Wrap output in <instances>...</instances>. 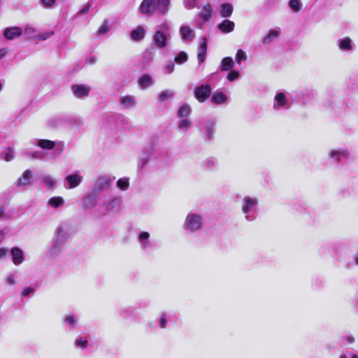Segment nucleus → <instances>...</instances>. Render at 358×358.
Instances as JSON below:
<instances>
[{
    "label": "nucleus",
    "mask_w": 358,
    "mask_h": 358,
    "mask_svg": "<svg viewBox=\"0 0 358 358\" xmlns=\"http://www.w3.org/2000/svg\"><path fill=\"white\" fill-rule=\"evenodd\" d=\"M188 55L184 52H180L174 58V62L178 64H182L187 61Z\"/></svg>",
    "instance_id": "e433bc0d"
},
{
    "label": "nucleus",
    "mask_w": 358,
    "mask_h": 358,
    "mask_svg": "<svg viewBox=\"0 0 358 358\" xmlns=\"http://www.w3.org/2000/svg\"><path fill=\"white\" fill-rule=\"evenodd\" d=\"M40 180L47 186L48 189L53 188L56 185V180L50 176H41Z\"/></svg>",
    "instance_id": "473e14b6"
},
{
    "label": "nucleus",
    "mask_w": 358,
    "mask_h": 358,
    "mask_svg": "<svg viewBox=\"0 0 358 358\" xmlns=\"http://www.w3.org/2000/svg\"><path fill=\"white\" fill-rule=\"evenodd\" d=\"M247 60L246 53L241 49L238 50L236 55V62L238 64L241 65L242 61Z\"/></svg>",
    "instance_id": "a19ab883"
},
{
    "label": "nucleus",
    "mask_w": 358,
    "mask_h": 358,
    "mask_svg": "<svg viewBox=\"0 0 358 358\" xmlns=\"http://www.w3.org/2000/svg\"><path fill=\"white\" fill-rule=\"evenodd\" d=\"M345 339L348 343H352L355 341V338L352 336H345Z\"/></svg>",
    "instance_id": "e2e57ef3"
},
{
    "label": "nucleus",
    "mask_w": 358,
    "mask_h": 358,
    "mask_svg": "<svg viewBox=\"0 0 358 358\" xmlns=\"http://www.w3.org/2000/svg\"><path fill=\"white\" fill-rule=\"evenodd\" d=\"M96 58H95V57H92V58H90V59H87V62L88 64H94V63L96 62Z\"/></svg>",
    "instance_id": "0e129e2a"
},
{
    "label": "nucleus",
    "mask_w": 358,
    "mask_h": 358,
    "mask_svg": "<svg viewBox=\"0 0 358 358\" xmlns=\"http://www.w3.org/2000/svg\"><path fill=\"white\" fill-rule=\"evenodd\" d=\"M179 34L182 41L185 43H192L196 36L194 29L187 25H182L179 29Z\"/></svg>",
    "instance_id": "1a4fd4ad"
},
{
    "label": "nucleus",
    "mask_w": 358,
    "mask_h": 358,
    "mask_svg": "<svg viewBox=\"0 0 358 358\" xmlns=\"http://www.w3.org/2000/svg\"><path fill=\"white\" fill-rule=\"evenodd\" d=\"M175 65L172 62H168L164 67V73L165 74H171L174 71Z\"/></svg>",
    "instance_id": "49530a36"
},
{
    "label": "nucleus",
    "mask_w": 358,
    "mask_h": 358,
    "mask_svg": "<svg viewBox=\"0 0 358 358\" xmlns=\"http://www.w3.org/2000/svg\"><path fill=\"white\" fill-rule=\"evenodd\" d=\"M121 203V199L113 198L104 203L103 206L108 212L117 213L120 210Z\"/></svg>",
    "instance_id": "2eb2a0df"
},
{
    "label": "nucleus",
    "mask_w": 358,
    "mask_h": 358,
    "mask_svg": "<svg viewBox=\"0 0 358 358\" xmlns=\"http://www.w3.org/2000/svg\"><path fill=\"white\" fill-rule=\"evenodd\" d=\"M13 158H14V150L12 148H9L7 150V152L6 153L4 159L6 162H10L12 159H13Z\"/></svg>",
    "instance_id": "5fc2aeb1"
},
{
    "label": "nucleus",
    "mask_w": 358,
    "mask_h": 358,
    "mask_svg": "<svg viewBox=\"0 0 358 358\" xmlns=\"http://www.w3.org/2000/svg\"><path fill=\"white\" fill-rule=\"evenodd\" d=\"M111 182L112 179L109 176H99L94 180L93 185V191L94 192H100L103 191L105 188L108 187Z\"/></svg>",
    "instance_id": "0eeeda50"
},
{
    "label": "nucleus",
    "mask_w": 358,
    "mask_h": 358,
    "mask_svg": "<svg viewBox=\"0 0 358 358\" xmlns=\"http://www.w3.org/2000/svg\"><path fill=\"white\" fill-rule=\"evenodd\" d=\"M75 346L81 349L85 348L88 345V341L86 338L78 337L75 340Z\"/></svg>",
    "instance_id": "ea45409f"
},
{
    "label": "nucleus",
    "mask_w": 358,
    "mask_h": 358,
    "mask_svg": "<svg viewBox=\"0 0 358 358\" xmlns=\"http://www.w3.org/2000/svg\"><path fill=\"white\" fill-rule=\"evenodd\" d=\"M355 261L356 264L358 265V254L355 257Z\"/></svg>",
    "instance_id": "774afa93"
},
{
    "label": "nucleus",
    "mask_w": 358,
    "mask_h": 358,
    "mask_svg": "<svg viewBox=\"0 0 358 358\" xmlns=\"http://www.w3.org/2000/svg\"><path fill=\"white\" fill-rule=\"evenodd\" d=\"M69 237L68 229L64 225H59L55 231V240L47 252L50 258H55L63 250Z\"/></svg>",
    "instance_id": "f03ea898"
},
{
    "label": "nucleus",
    "mask_w": 358,
    "mask_h": 358,
    "mask_svg": "<svg viewBox=\"0 0 358 358\" xmlns=\"http://www.w3.org/2000/svg\"><path fill=\"white\" fill-rule=\"evenodd\" d=\"M129 313V310L128 309H125V310H123L122 312V315L126 317V316L124 315L125 314L127 313Z\"/></svg>",
    "instance_id": "338daca9"
},
{
    "label": "nucleus",
    "mask_w": 358,
    "mask_h": 358,
    "mask_svg": "<svg viewBox=\"0 0 358 358\" xmlns=\"http://www.w3.org/2000/svg\"><path fill=\"white\" fill-rule=\"evenodd\" d=\"M8 254V249L5 248H0V259L5 257Z\"/></svg>",
    "instance_id": "bf43d9fd"
},
{
    "label": "nucleus",
    "mask_w": 358,
    "mask_h": 358,
    "mask_svg": "<svg viewBox=\"0 0 358 358\" xmlns=\"http://www.w3.org/2000/svg\"><path fill=\"white\" fill-rule=\"evenodd\" d=\"M32 143L43 150H52L56 146L57 150H59L58 155H60L63 152L64 147V144L62 141L55 142L48 139H34Z\"/></svg>",
    "instance_id": "423d86ee"
},
{
    "label": "nucleus",
    "mask_w": 358,
    "mask_h": 358,
    "mask_svg": "<svg viewBox=\"0 0 358 358\" xmlns=\"http://www.w3.org/2000/svg\"><path fill=\"white\" fill-rule=\"evenodd\" d=\"M6 283L9 286H15L17 284L16 275L10 273L5 278Z\"/></svg>",
    "instance_id": "37998d69"
},
{
    "label": "nucleus",
    "mask_w": 358,
    "mask_h": 358,
    "mask_svg": "<svg viewBox=\"0 0 358 358\" xmlns=\"http://www.w3.org/2000/svg\"><path fill=\"white\" fill-rule=\"evenodd\" d=\"M71 90L73 96L78 99L87 97L90 92V87L85 85H73Z\"/></svg>",
    "instance_id": "f8f14e48"
},
{
    "label": "nucleus",
    "mask_w": 358,
    "mask_h": 358,
    "mask_svg": "<svg viewBox=\"0 0 358 358\" xmlns=\"http://www.w3.org/2000/svg\"><path fill=\"white\" fill-rule=\"evenodd\" d=\"M338 48L341 51L350 52L353 50L354 45L352 41L349 37L341 38L337 42Z\"/></svg>",
    "instance_id": "f3484780"
},
{
    "label": "nucleus",
    "mask_w": 358,
    "mask_h": 358,
    "mask_svg": "<svg viewBox=\"0 0 358 358\" xmlns=\"http://www.w3.org/2000/svg\"><path fill=\"white\" fill-rule=\"evenodd\" d=\"M191 124L192 123L189 120L183 119L178 124V129L180 130L187 131L191 126Z\"/></svg>",
    "instance_id": "a18cd8bd"
},
{
    "label": "nucleus",
    "mask_w": 358,
    "mask_h": 358,
    "mask_svg": "<svg viewBox=\"0 0 358 358\" xmlns=\"http://www.w3.org/2000/svg\"><path fill=\"white\" fill-rule=\"evenodd\" d=\"M138 83L139 86L142 89L144 90V89H147L149 87L152 86L153 85L154 82L152 80V77L150 75L146 74V75L141 76L139 78Z\"/></svg>",
    "instance_id": "bb28decb"
},
{
    "label": "nucleus",
    "mask_w": 358,
    "mask_h": 358,
    "mask_svg": "<svg viewBox=\"0 0 358 358\" xmlns=\"http://www.w3.org/2000/svg\"><path fill=\"white\" fill-rule=\"evenodd\" d=\"M215 124V121L212 120H208L203 122L202 129L203 130V133L206 139H212Z\"/></svg>",
    "instance_id": "4468645a"
},
{
    "label": "nucleus",
    "mask_w": 358,
    "mask_h": 358,
    "mask_svg": "<svg viewBox=\"0 0 358 358\" xmlns=\"http://www.w3.org/2000/svg\"><path fill=\"white\" fill-rule=\"evenodd\" d=\"M234 22L229 20H224L218 24V29L223 33H229L234 29Z\"/></svg>",
    "instance_id": "b1692460"
},
{
    "label": "nucleus",
    "mask_w": 358,
    "mask_h": 358,
    "mask_svg": "<svg viewBox=\"0 0 358 358\" xmlns=\"http://www.w3.org/2000/svg\"><path fill=\"white\" fill-rule=\"evenodd\" d=\"M117 186L122 191H125L129 188V182L128 178H120L117 182Z\"/></svg>",
    "instance_id": "58836bf2"
},
{
    "label": "nucleus",
    "mask_w": 358,
    "mask_h": 358,
    "mask_svg": "<svg viewBox=\"0 0 358 358\" xmlns=\"http://www.w3.org/2000/svg\"><path fill=\"white\" fill-rule=\"evenodd\" d=\"M150 234L147 231H142L138 236V242L142 250H146L151 247V243L149 240Z\"/></svg>",
    "instance_id": "412c9836"
},
{
    "label": "nucleus",
    "mask_w": 358,
    "mask_h": 358,
    "mask_svg": "<svg viewBox=\"0 0 358 358\" xmlns=\"http://www.w3.org/2000/svg\"><path fill=\"white\" fill-rule=\"evenodd\" d=\"M48 204L54 208H59L64 204V199L62 196H53L48 201Z\"/></svg>",
    "instance_id": "2f4dec72"
},
{
    "label": "nucleus",
    "mask_w": 358,
    "mask_h": 358,
    "mask_svg": "<svg viewBox=\"0 0 358 358\" xmlns=\"http://www.w3.org/2000/svg\"><path fill=\"white\" fill-rule=\"evenodd\" d=\"M259 201L256 197L245 196L241 203V210L245 219L248 222H252L256 219Z\"/></svg>",
    "instance_id": "20e7f679"
},
{
    "label": "nucleus",
    "mask_w": 358,
    "mask_h": 358,
    "mask_svg": "<svg viewBox=\"0 0 358 358\" xmlns=\"http://www.w3.org/2000/svg\"><path fill=\"white\" fill-rule=\"evenodd\" d=\"M234 66V62L231 57H227L222 59L221 62V71L231 70Z\"/></svg>",
    "instance_id": "7c9ffc66"
},
{
    "label": "nucleus",
    "mask_w": 358,
    "mask_h": 358,
    "mask_svg": "<svg viewBox=\"0 0 358 358\" xmlns=\"http://www.w3.org/2000/svg\"><path fill=\"white\" fill-rule=\"evenodd\" d=\"M280 31L277 29L270 30L268 34L264 38L263 43L269 44L272 41L278 37Z\"/></svg>",
    "instance_id": "f704fd0d"
},
{
    "label": "nucleus",
    "mask_w": 358,
    "mask_h": 358,
    "mask_svg": "<svg viewBox=\"0 0 358 358\" xmlns=\"http://www.w3.org/2000/svg\"><path fill=\"white\" fill-rule=\"evenodd\" d=\"M184 6L187 9H192L196 6L197 0H184Z\"/></svg>",
    "instance_id": "8fccbe9b"
},
{
    "label": "nucleus",
    "mask_w": 358,
    "mask_h": 358,
    "mask_svg": "<svg viewBox=\"0 0 358 358\" xmlns=\"http://www.w3.org/2000/svg\"><path fill=\"white\" fill-rule=\"evenodd\" d=\"M233 12V6L230 3H222L220 6V13L222 17H228L231 16Z\"/></svg>",
    "instance_id": "c756f323"
},
{
    "label": "nucleus",
    "mask_w": 358,
    "mask_h": 358,
    "mask_svg": "<svg viewBox=\"0 0 358 358\" xmlns=\"http://www.w3.org/2000/svg\"><path fill=\"white\" fill-rule=\"evenodd\" d=\"M83 180V177L79 171H76L72 174L68 175L64 178V182L67 184L69 189H74L79 186Z\"/></svg>",
    "instance_id": "9d476101"
},
{
    "label": "nucleus",
    "mask_w": 358,
    "mask_h": 358,
    "mask_svg": "<svg viewBox=\"0 0 358 358\" xmlns=\"http://www.w3.org/2000/svg\"><path fill=\"white\" fill-rule=\"evenodd\" d=\"M13 262L17 266L21 264L24 260V252L17 247H14L10 250Z\"/></svg>",
    "instance_id": "dca6fc26"
},
{
    "label": "nucleus",
    "mask_w": 358,
    "mask_h": 358,
    "mask_svg": "<svg viewBox=\"0 0 358 358\" xmlns=\"http://www.w3.org/2000/svg\"><path fill=\"white\" fill-rule=\"evenodd\" d=\"M213 15V10L211 6L208 3L204 6L199 13V16L200 18L203 20V22H205L210 19Z\"/></svg>",
    "instance_id": "393cba45"
},
{
    "label": "nucleus",
    "mask_w": 358,
    "mask_h": 358,
    "mask_svg": "<svg viewBox=\"0 0 358 358\" xmlns=\"http://www.w3.org/2000/svg\"><path fill=\"white\" fill-rule=\"evenodd\" d=\"M5 236V234L3 231H0V243L2 242Z\"/></svg>",
    "instance_id": "69168bd1"
},
{
    "label": "nucleus",
    "mask_w": 358,
    "mask_h": 358,
    "mask_svg": "<svg viewBox=\"0 0 358 358\" xmlns=\"http://www.w3.org/2000/svg\"><path fill=\"white\" fill-rule=\"evenodd\" d=\"M92 4L90 3H87L85 6L79 11L80 14H85L87 13L90 8H91Z\"/></svg>",
    "instance_id": "13d9d810"
},
{
    "label": "nucleus",
    "mask_w": 358,
    "mask_h": 358,
    "mask_svg": "<svg viewBox=\"0 0 358 358\" xmlns=\"http://www.w3.org/2000/svg\"><path fill=\"white\" fill-rule=\"evenodd\" d=\"M26 156L31 159H43V155L39 151L27 152L25 153Z\"/></svg>",
    "instance_id": "de8ad7c7"
},
{
    "label": "nucleus",
    "mask_w": 358,
    "mask_h": 358,
    "mask_svg": "<svg viewBox=\"0 0 358 358\" xmlns=\"http://www.w3.org/2000/svg\"><path fill=\"white\" fill-rule=\"evenodd\" d=\"M301 0H289V6L294 11L299 12L301 8Z\"/></svg>",
    "instance_id": "79ce46f5"
},
{
    "label": "nucleus",
    "mask_w": 358,
    "mask_h": 358,
    "mask_svg": "<svg viewBox=\"0 0 358 358\" xmlns=\"http://www.w3.org/2000/svg\"><path fill=\"white\" fill-rule=\"evenodd\" d=\"M171 28L166 22H164L157 27L152 36V43L159 49L165 48L168 45L170 38Z\"/></svg>",
    "instance_id": "7ed1b4c3"
},
{
    "label": "nucleus",
    "mask_w": 358,
    "mask_h": 358,
    "mask_svg": "<svg viewBox=\"0 0 358 358\" xmlns=\"http://www.w3.org/2000/svg\"><path fill=\"white\" fill-rule=\"evenodd\" d=\"M239 76H240L239 72H238L236 71H232L228 73L227 78L229 81L232 82V81L235 80L236 79L238 78Z\"/></svg>",
    "instance_id": "603ef678"
},
{
    "label": "nucleus",
    "mask_w": 358,
    "mask_h": 358,
    "mask_svg": "<svg viewBox=\"0 0 358 358\" xmlns=\"http://www.w3.org/2000/svg\"><path fill=\"white\" fill-rule=\"evenodd\" d=\"M192 111V108L189 105L185 104L180 106L178 110V116L180 117H184L188 116Z\"/></svg>",
    "instance_id": "c9c22d12"
},
{
    "label": "nucleus",
    "mask_w": 358,
    "mask_h": 358,
    "mask_svg": "<svg viewBox=\"0 0 358 358\" xmlns=\"http://www.w3.org/2000/svg\"><path fill=\"white\" fill-rule=\"evenodd\" d=\"M203 224V217L197 213H188L183 223V228L185 231L191 233L200 230Z\"/></svg>",
    "instance_id": "39448f33"
},
{
    "label": "nucleus",
    "mask_w": 358,
    "mask_h": 358,
    "mask_svg": "<svg viewBox=\"0 0 358 358\" xmlns=\"http://www.w3.org/2000/svg\"><path fill=\"white\" fill-rule=\"evenodd\" d=\"M194 96L199 102H204L210 95L211 88L208 85H201L194 89Z\"/></svg>",
    "instance_id": "6e6552de"
},
{
    "label": "nucleus",
    "mask_w": 358,
    "mask_h": 358,
    "mask_svg": "<svg viewBox=\"0 0 358 358\" xmlns=\"http://www.w3.org/2000/svg\"><path fill=\"white\" fill-rule=\"evenodd\" d=\"M97 203V197L93 194H89L85 196L83 200V205L87 209H93Z\"/></svg>",
    "instance_id": "4be33fe9"
},
{
    "label": "nucleus",
    "mask_w": 358,
    "mask_h": 358,
    "mask_svg": "<svg viewBox=\"0 0 358 358\" xmlns=\"http://www.w3.org/2000/svg\"><path fill=\"white\" fill-rule=\"evenodd\" d=\"M7 52L8 51L6 48L0 49V60L6 55Z\"/></svg>",
    "instance_id": "052dcab7"
},
{
    "label": "nucleus",
    "mask_w": 358,
    "mask_h": 358,
    "mask_svg": "<svg viewBox=\"0 0 358 358\" xmlns=\"http://www.w3.org/2000/svg\"><path fill=\"white\" fill-rule=\"evenodd\" d=\"M227 100V96L222 92H216L211 98V101L215 104H222Z\"/></svg>",
    "instance_id": "72a5a7b5"
},
{
    "label": "nucleus",
    "mask_w": 358,
    "mask_h": 358,
    "mask_svg": "<svg viewBox=\"0 0 358 358\" xmlns=\"http://www.w3.org/2000/svg\"><path fill=\"white\" fill-rule=\"evenodd\" d=\"M167 325V319L166 314L165 313H162L161 317L159 318V327L162 329H165Z\"/></svg>",
    "instance_id": "864d4df0"
},
{
    "label": "nucleus",
    "mask_w": 358,
    "mask_h": 358,
    "mask_svg": "<svg viewBox=\"0 0 358 358\" xmlns=\"http://www.w3.org/2000/svg\"><path fill=\"white\" fill-rule=\"evenodd\" d=\"M146 31L142 27H138L131 31L130 36L132 40L139 41L144 38Z\"/></svg>",
    "instance_id": "5701e85b"
},
{
    "label": "nucleus",
    "mask_w": 358,
    "mask_h": 358,
    "mask_svg": "<svg viewBox=\"0 0 358 358\" xmlns=\"http://www.w3.org/2000/svg\"><path fill=\"white\" fill-rule=\"evenodd\" d=\"M217 164V162L215 159L208 158L201 162V166L204 171H211L216 167Z\"/></svg>",
    "instance_id": "cd10ccee"
},
{
    "label": "nucleus",
    "mask_w": 358,
    "mask_h": 358,
    "mask_svg": "<svg viewBox=\"0 0 358 358\" xmlns=\"http://www.w3.org/2000/svg\"><path fill=\"white\" fill-rule=\"evenodd\" d=\"M329 157L335 159L337 162H341L343 159L350 157V153L348 150L343 149L331 150L329 152Z\"/></svg>",
    "instance_id": "ddd939ff"
},
{
    "label": "nucleus",
    "mask_w": 358,
    "mask_h": 358,
    "mask_svg": "<svg viewBox=\"0 0 358 358\" xmlns=\"http://www.w3.org/2000/svg\"><path fill=\"white\" fill-rule=\"evenodd\" d=\"M3 35L6 38L13 40L22 35V29L18 27H8L5 29Z\"/></svg>",
    "instance_id": "a211bd4d"
},
{
    "label": "nucleus",
    "mask_w": 358,
    "mask_h": 358,
    "mask_svg": "<svg viewBox=\"0 0 358 358\" xmlns=\"http://www.w3.org/2000/svg\"><path fill=\"white\" fill-rule=\"evenodd\" d=\"M171 0H143L138 10L143 15H152L155 12L166 15L170 8Z\"/></svg>",
    "instance_id": "f257e3e1"
},
{
    "label": "nucleus",
    "mask_w": 358,
    "mask_h": 358,
    "mask_svg": "<svg viewBox=\"0 0 358 358\" xmlns=\"http://www.w3.org/2000/svg\"><path fill=\"white\" fill-rule=\"evenodd\" d=\"M37 29L31 24L26 25L24 28V35L27 39H36L37 37Z\"/></svg>",
    "instance_id": "c85d7f7f"
},
{
    "label": "nucleus",
    "mask_w": 358,
    "mask_h": 358,
    "mask_svg": "<svg viewBox=\"0 0 358 358\" xmlns=\"http://www.w3.org/2000/svg\"><path fill=\"white\" fill-rule=\"evenodd\" d=\"M174 94L175 93L173 91L164 90L159 94V100L160 101H165L173 98Z\"/></svg>",
    "instance_id": "4c0bfd02"
},
{
    "label": "nucleus",
    "mask_w": 358,
    "mask_h": 358,
    "mask_svg": "<svg viewBox=\"0 0 358 358\" xmlns=\"http://www.w3.org/2000/svg\"><path fill=\"white\" fill-rule=\"evenodd\" d=\"M145 57H147L148 62H150L153 59V54L151 52H146L145 53Z\"/></svg>",
    "instance_id": "680f3d73"
},
{
    "label": "nucleus",
    "mask_w": 358,
    "mask_h": 358,
    "mask_svg": "<svg viewBox=\"0 0 358 358\" xmlns=\"http://www.w3.org/2000/svg\"><path fill=\"white\" fill-rule=\"evenodd\" d=\"M108 31V27L107 23H103L99 28L97 33L100 35L106 34Z\"/></svg>",
    "instance_id": "4d7b16f0"
},
{
    "label": "nucleus",
    "mask_w": 358,
    "mask_h": 358,
    "mask_svg": "<svg viewBox=\"0 0 358 358\" xmlns=\"http://www.w3.org/2000/svg\"><path fill=\"white\" fill-rule=\"evenodd\" d=\"M40 3L45 8H52L55 6L56 0H40Z\"/></svg>",
    "instance_id": "09e8293b"
},
{
    "label": "nucleus",
    "mask_w": 358,
    "mask_h": 358,
    "mask_svg": "<svg viewBox=\"0 0 358 358\" xmlns=\"http://www.w3.org/2000/svg\"><path fill=\"white\" fill-rule=\"evenodd\" d=\"M207 51V40L205 36L202 38V41L199 47V52L197 55V59L200 65L206 59V55Z\"/></svg>",
    "instance_id": "aec40b11"
},
{
    "label": "nucleus",
    "mask_w": 358,
    "mask_h": 358,
    "mask_svg": "<svg viewBox=\"0 0 358 358\" xmlns=\"http://www.w3.org/2000/svg\"><path fill=\"white\" fill-rule=\"evenodd\" d=\"M53 31H47L43 34H38L36 38L41 41H45L50 38L52 36H53Z\"/></svg>",
    "instance_id": "3c124183"
},
{
    "label": "nucleus",
    "mask_w": 358,
    "mask_h": 358,
    "mask_svg": "<svg viewBox=\"0 0 358 358\" xmlns=\"http://www.w3.org/2000/svg\"><path fill=\"white\" fill-rule=\"evenodd\" d=\"M32 172L27 169L22 173V176L17 181V187H24L31 185Z\"/></svg>",
    "instance_id": "6ab92c4d"
},
{
    "label": "nucleus",
    "mask_w": 358,
    "mask_h": 358,
    "mask_svg": "<svg viewBox=\"0 0 358 358\" xmlns=\"http://www.w3.org/2000/svg\"><path fill=\"white\" fill-rule=\"evenodd\" d=\"M120 103L124 106V108H131L136 106V101L134 96L127 95L121 97Z\"/></svg>",
    "instance_id": "a878e982"
},
{
    "label": "nucleus",
    "mask_w": 358,
    "mask_h": 358,
    "mask_svg": "<svg viewBox=\"0 0 358 358\" xmlns=\"http://www.w3.org/2000/svg\"><path fill=\"white\" fill-rule=\"evenodd\" d=\"M35 292V289L32 287H28L24 288L22 292V295L23 296H29V295L34 294Z\"/></svg>",
    "instance_id": "6e6d98bb"
},
{
    "label": "nucleus",
    "mask_w": 358,
    "mask_h": 358,
    "mask_svg": "<svg viewBox=\"0 0 358 358\" xmlns=\"http://www.w3.org/2000/svg\"><path fill=\"white\" fill-rule=\"evenodd\" d=\"M64 321L65 322H66L71 329H73L75 328L76 327V319L75 318L74 316L73 315H66L64 319Z\"/></svg>",
    "instance_id": "c03bdc74"
},
{
    "label": "nucleus",
    "mask_w": 358,
    "mask_h": 358,
    "mask_svg": "<svg viewBox=\"0 0 358 358\" xmlns=\"http://www.w3.org/2000/svg\"><path fill=\"white\" fill-rule=\"evenodd\" d=\"M289 108V103L286 94L284 92L276 93L274 97L273 108L280 110L281 108L287 109Z\"/></svg>",
    "instance_id": "9b49d317"
}]
</instances>
